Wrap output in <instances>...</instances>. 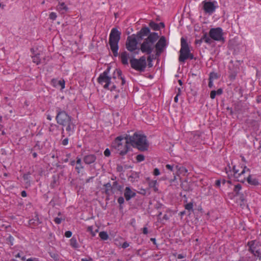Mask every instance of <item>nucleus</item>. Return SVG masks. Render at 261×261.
I'll list each match as a JSON object with an SVG mask.
<instances>
[{"instance_id":"obj_1","label":"nucleus","mask_w":261,"mask_h":261,"mask_svg":"<svg viewBox=\"0 0 261 261\" xmlns=\"http://www.w3.org/2000/svg\"><path fill=\"white\" fill-rule=\"evenodd\" d=\"M225 172L229 178H234L237 181L244 182L246 180V173H250V169L245 166L228 164L225 168Z\"/></svg>"},{"instance_id":"obj_2","label":"nucleus","mask_w":261,"mask_h":261,"mask_svg":"<svg viewBox=\"0 0 261 261\" xmlns=\"http://www.w3.org/2000/svg\"><path fill=\"white\" fill-rule=\"evenodd\" d=\"M129 144L141 151L148 150L149 143L146 137L141 134L135 133L132 136L127 135Z\"/></svg>"},{"instance_id":"obj_3","label":"nucleus","mask_w":261,"mask_h":261,"mask_svg":"<svg viewBox=\"0 0 261 261\" xmlns=\"http://www.w3.org/2000/svg\"><path fill=\"white\" fill-rule=\"evenodd\" d=\"M128 136H120L115 138L112 143V147L121 155L126 154L129 150Z\"/></svg>"},{"instance_id":"obj_4","label":"nucleus","mask_w":261,"mask_h":261,"mask_svg":"<svg viewBox=\"0 0 261 261\" xmlns=\"http://www.w3.org/2000/svg\"><path fill=\"white\" fill-rule=\"evenodd\" d=\"M157 33H150L147 38L144 39L140 46V50L143 53L150 55L154 48V43L159 39Z\"/></svg>"},{"instance_id":"obj_5","label":"nucleus","mask_w":261,"mask_h":261,"mask_svg":"<svg viewBox=\"0 0 261 261\" xmlns=\"http://www.w3.org/2000/svg\"><path fill=\"white\" fill-rule=\"evenodd\" d=\"M121 32L117 28H113L109 35V44L115 57L118 56V43L120 40Z\"/></svg>"},{"instance_id":"obj_6","label":"nucleus","mask_w":261,"mask_h":261,"mask_svg":"<svg viewBox=\"0 0 261 261\" xmlns=\"http://www.w3.org/2000/svg\"><path fill=\"white\" fill-rule=\"evenodd\" d=\"M110 68H108L102 73H100L97 79V82L101 85L105 89L112 91L116 86L112 82V77L109 75Z\"/></svg>"},{"instance_id":"obj_7","label":"nucleus","mask_w":261,"mask_h":261,"mask_svg":"<svg viewBox=\"0 0 261 261\" xmlns=\"http://www.w3.org/2000/svg\"><path fill=\"white\" fill-rule=\"evenodd\" d=\"M180 43L181 48L178 60L179 62L184 63L188 58L193 59V55L190 53L188 43L184 37L181 38Z\"/></svg>"},{"instance_id":"obj_8","label":"nucleus","mask_w":261,"mask_h":261,"mask_svg":"<svg viewBox=\"0 0 261 261\" xmlns=\"http://www.w3.org/2000/svg\"><path fill=\"white\" fill-rule=\"evenodd\" d=\"M146 59L143 56L137 59L133 58L130 60V64L131 67L138 71H144L146 67Z\"/></svg>"},{"instance_id":"obj_9","label":"nucleus","mask_w":261,"mask_h":261,"mask_svg":"<svg viewBox=\"0 0 261 261\" xmlns=\"http://www.w3.org/2000/svg\"><path fill=\"white\" fill-rule=\"evenodd\" d=\"M203 9L205 13L212 14L218 7V3L216 1L204 0L202 2Z\"/></svg>"},{"instance_id":"obj_10","label":"nucleus","mask_w":261,"mask_h":261,"mask_svg":"<svg viewBox=\"0 0 261 261\" xmlns=\"http://www.w3.org/2000/svg\"><path fill=\"white\" fill-rule=\"evenodd\" d=\"M208 34L211 39L217 41L223 42L224 41V33L221 28H212L210 30Z\"/></svg>"},{"instance_id":"obj_11","label":"nucleus","mask_w":261,"mask_h":261,"mask_svg":"<svg viewBox=\"0 0 261 261\" xmlns=\"http://www.w3.org/2000/svg\"><path fill=\"white\" fill-rule=\"evenodd\" d=\"M56 119L57 123L62 126H66V124H69L71 121V117L64 111H60L58 112Z\"/></svg>"},{"instance_id":"obj_12","label":"nucleus","mask_w":261,"mask_h":261,"mask_svg":"<svg viewBox=\"0 0 261 261\" xmlns=\"http://www.w3.org/2000/svg\"><path fill=\"white\" fill-rule=\"evenodd\" d=\"M138 41L135 35L128 36L126 41V48L130 52H133L137 49Z\"/></svg>"},{"instance_id":"obj_13","label":"nucleus","mask_w":261,"mask_h":261,"mask_svg":"<svg viewBox=\"0 0 261 261\" xmlns=\"http://www.w3.org/2000/svg\"><path fill=\"white\" fill-rule=\"evenodd\" d=\"M166 45V41L165 37L162 36L158 42L154 45V48H155L156 55L160 56L161 54L163 51L164 48Z\"/></svg>"},{"instance_id":"obj_14","label":"nucleus","mask_w":261,"mask_h":261,"mask_svg":"<svg viewBox=\"0 0 261 261\" xmlns=\"http://www.w3.org/2000/svg\"><path fill=\"white\" fill-rule=\"evenodd\" d=\"M248 246H249V251L251 252L255 257L259 256V254L261 253L255 241L248 242Z\"/></svg>"},{"instance_id":"obj_15","label":"nucleus","mask_w":261,"mask_h":261,"mask_svg":"<svg viewBox=\"0 0 261 261\" xmlns=\"http://www.w3.org/2000/svg\"><path fill=\"white\" fill-rule=\"evenodd\" d=\"M124 196L125 199L128 201L131 198L135 197L136 193L132 191L129 187H126L124 190Z\"/></svg>"},{"instance_id":"obj_16","label":"nucleus","mask_w":261,"mask_h":261,"mask_svg":"<svg viewBox=\"0 0 261 261\" xmlns=\"http://www.w3.org/2000/svg\"><path fill=\"white\" fill-rule=\"evenodd\" d=\"M150 30L148 27H143L138 33V36L139 38L142 39L144 37L147 36L150 34Z\"/></svg>"},{"instance_id":"obj_17","label":"nucleus","mask_w":261,"mask_h":261,"mask_svg":"<svg viewBox=\"0 0 261 261\" xmlns=\"http://www.w3.org/2000/svg\"><path fill=\"white\" fill-rule=\"evenodd\" d=\"M246 179L247 182L252 186H258L259 183L258 179L254 176L249 175L247 177L246 176Z\"/></svg>"},{"instance_id":"obj_18","label":"nucleus","mask_w":261,"mask_h":261,"mask_svg":"<svg viewBox=\"0 0 261 261\" xmlns=\"http://www.w3.org/2000/svg\"><path fill=\"white\" fill-rule=\"evenodd\" d=\"M96 159V157L94 154H88L85 155L84 158V161L86 164H91L93 163Z\"/></svg>"},{"instance_id":"obj_19","label":"nucleus","mask_w":261,"mask_h":261,"mask_svg":"<svg viewBox=\"0 0 261 261\" xmlns=\"http://www.w3.org/2000/svg\"><path fill=\"white\" fill-rule=\"evenodd\" d=\"M56 9L60 13H64V12L67 11L68 8L65 3L59 2L58 5L57 6Z\"/></svg>"},{"instance_id":"obj_20","label":"nucleus","mask_w":261,"mask_h":261,"mask_svg":"<svg viewBox=\"0 0 261 261\" xmlns=\"http://www.w3.org/2000/svg\"><path fill=\"white\" fill-rule=\"evenodd\" d=\"M119 57L121 62L123 65L128 64V54L126 51L121 53Z\"/></svg>"},{"instance_id":"obj_21","label":"nucleus","mask_w":261,"mask_h":261,"mask_svg":"<svg viewBox=\"0 0 261 261\" xmlns=\"http://www.w3.org/2000/svg\"><path fill=\"white\" fill-rule=\"evenodd\" d=\"M105 186L107 188L106 193L108 192V188H111L112 190H114L116 188L118 191H120L122 188L121 186L118 185V183L116 181L113 182L112 186L110 183L107 184Z\"/></svg>"},{"instance_id":"obj_22","label":"nucleus","mask_w":261,"mask_h":261,"mask_svg":"<svg viewBox=\"0 0 261 261\" xmlns=\"http://www.w3.org/2000/svg\"><path fill=\"white\" fill-rule=\"evenodd\" d=\"M148 185L149 188H153L155 192H157L158 191V188L157 187L158 182L156 180H150L148 182Z\"/></svg>"},{"instance_id":"obj_23","label":"nucleus","mask_w":261,"mask_h":261,"mask_svg":"<svg viewBox=\"0 0 261 261\" xmlns=\"http://www.w3.org/2000/svg\"><path fill=\"white\" fill-rule=\"evenodd\" d=\"M76 166L75 167V169L77 172L79 173L82 169L84 168V167L82 165V161L81 158L77 157L76 158Z\"/></svg>"},{"instance_id":"obj_24","label":"nucleus","mask_w":261,"mask_h":261,"mask_svg":"<svg viewBox=\"0 0 261 261\" xmlns=\"http://www.w3.org/2000/svg\"><path fill=\"white\" fill-rule=\"evenodd\" d=\"M115 74H116L118 76V78L121 81V84L123 85L125 84V80L124 78L122 76V72L119 69H116L114 72Z\"/></svg>"},{"instance_id":"obj_25","label":"nucleus","mask_w":261,"mask_h":261,"mask_svg":"<svg viewBox=\"0 0 261 261\" xmlns=\"http://www.w3.org/2000/svg\"><path fill=\"white\" fill-rule=\"evenodd\" d=\"M70 245L73 248H77L79 247L76 238L73 237L70 240Z\"/></svg>"},{"instance_id":"obj_26","label":"nucleus","mask_w":261,"mask_h":261,"mask_svg":"<svg viewBox=\"0 0 261 261\" xmlns=\"http://www.w3.org/2000/svg\"><path fill=\"white\" fill-rule=\"evenodd\" d=\"M99 236L103 240H107L109 238L108 234L105 231H101L99 233Z\"/></svg>"},{"instance_id":"obj_27","label":"nucleus","mask_w":261,"mask_h":261,"mask_svg":"<svg viewBox=\"0 0 261 261\" xmlns=\"http://www.w3.org/2000/svg\"><path fill=\"white\" fill-rule=\"evenodd\" d=\"M33 62L34 63H36L37 65H38L40 63V59L39 57V54L35 55L32 57Z\"/></svg>"},{"instance_id":"obj_28","label":"nucleus","mask_w":261,"mask_h":261,"mask_svg":"<svg viewBox=\"0 0 261 261\" xmlns=\"http://www.w3.org/2000/svg\"><path fill=\"white\" fill-rule=\"evenodd\" d=\"M30 174L29 173L24 174L23 175V179L25 183L30 184Z\"/></svg>"},{"instance_id":"obj_29","label":"nucleus","mask_w":261,"mask_h":261,"mask_svg":"<svg viewBox=\"0 0 261 261\" xmlns=\"http://www.w3.org/2000/svg\"><path fill=\"white\" fill-rule=\"evenodd\" d=\"M149 26L154 30L156 31L159 29L158 24L153 21L149 23Z\"/></svg>"},{"instance_id":"obj_30","label":"nucleus","mask_w":261,"mask_h":261,"mask_svg":"<svg viewBox=\"0 0 261 261\" xmlns=\"http://www.w3.org/2000/svg\"><path fill=\"white\" fill-rule=\"evenodd\" d=\"M241 189V185L240 184H238L237 185H235L233 191L236 194H238Z\"/></svg>"},{"instance_id":"obj_31","label":"nucleus","mask_w":261,"mask_h":261,"mask_svg":"<svg viewBox=\"0 0 261 261\" xmlns=\"http://www.w3.org/2000/svg\"><path fill=\"white\" fill-rule=\"evenodd\" d=\"M93 227L92 226H88L87 228V231L90 232L93 237L95 236L96 234V232H97V230H96L95 231H93Z\"/></svg>"},{"instance_id":"obj_32","label":"nucleus","mask_w":261,"mask_h":261,"mask_svg":"<svg viewBox=\"0 0 261 261\" xmlns=\"http://www.w3.org/2000/svg\"><path fill=\"white\" fill-rule=\"evenodd\" d=\"M145 160V157L143 154H140L137 155L136 160L138 162H141Z\"/></svg>"},{"instance_id":"obj_33","label":"nucleus","mask_w":261,"mask_h":261,"mask_svg":"<svg viewBox=\"0 0 261 261\" xmlns=\"http://www.w3.org/2000/svg\"><path fill=\"white\" fill-rule=\"evenodd\" d=\"M218 76L217 75V73H215V72L210 73L209 79H211L213 81L214 80L218 79Z\"/></svg>"},{"instance_id":"obj_34","label":"nucleus","mask_w":261,"mask_h":261,"mask_svg":"<svg viewBox=\"0 0 261 261\" xmlns=\"http://www.w3.org/2000/svg\"><path fill=\"white\" fill-rule=\"evenodd\" d=\"M176 168L180 173H182V172L187 173L188 172L187 169L183 166L178 167V166H176Z\"/></svg>"},{"instance_id":"obj_35","label":"nucleus","mask_w":261,"mask_h":261,"mask_svg":"<svg viewBox=\"0 0 261 261\" xmlns=\"http://www.w3.org/2000/svg\"><path fill=\"white\" fill-rule=\"evenodd\" d=\"M65 81L64 80H61L58 81V86H60L62 89H63L65 88Z\"/></svg>"},{"instance_id":"obj_36","label":"nucleus","mask_w":261,"mask_h":261,"mask_svg":"<svg viewBox=\"0 0 261 261\" xmlns=\"http://www.w3.org/2000/svg\"><path fill=\"white\" fill-rule=\"evenodd\" d=\"M57 17V15L55 12H51L49 15V18L52 20H55Z\"/></svg>"},{"instance_id":"obj_37","label":"nucleus","mask_w":261,"mask_h":261,"mask_svg":"<svg viewBox=\"0 0 261 261\" xmlns=\"http://www.w3.org/2000/svg\"><path fill=\"white\" fill-rule=\"evenodd\" d=\"M193 204L192 202H189L185 205V208L188 211L193 210Z\"/></svg>"},{"instance_id":"obj_38","label":"nucleus","mask_w":261,"mask_h":261,"mask_svg":"<svg viewBox=\"0 0 261 261\" xmlns=\"http://www.w3.org/2000/svg\"><path fill=\"white\" fill-rule=\"evenodd\" d=\"M202 40L207 43H211V39L208 38L206 35H204L203 37L202 38Z\"/></svg>"},{"instance_id":"obj_39","label":"nucleus","mask_w":261,"mask_h":261,"mask_svg":"<svg viewBox=\"0 0 261 261\" xmlns=\"http://www.w3.org/2000/svg\"><path fill=\"white\" fill-rule=\"evenodd\" d=\"M72 125V123L71 121L70 122L69 124H66L65 126H66V130L68 132H70L71 130V126Z\"/></svg>"},{"instance_id":"obj_40","label":"nucleus","mask_w":261,"mask_h":261,"mask_svg":"<svg viewBox=\"0 0 261 261\" xmlns=\"http://www.w3.org/2000/svg\"><path fill=\"white\" fill-rule=\"evenodd\" d=\"M173 255L174 256H177V258L178 259H182V258H185L186 257V255H183L182 254H177L176 253H173Z\"/></svg>"},{"instance_id":"obj_41","label":"nucleus","mask_w":261,"mask_h":261,"mask_svg":"<svg viewBox=\"0 0 261 261\" xmlns=\"http://www.w3.org/2000/svg\"><path fill=\"white\" fill-rule=\"evenodd\" d=\"M216 95V91L215 90H213L210 93V97L212 99H214Z\"/></svg>"},{"instance_id":"obj_42","label":"nucleus","mask_w":261,"mask_h":261,"mask_svg":"<svg viewBox=\"0 0 261 261\" xmlns=\"http://www.w3.org/2000/svg\"><path fill=\"white\" fill-rule=\"evenodd\" d=\"M7 240L10 242L11 245H13L14 239L12 236H9Z\"/></svg>"},{"instance_id":"obj_43","label":"nucleus","mask_w":261,"mask_h":261,"mask_svg":"<svg viewBox=\"0 0 261 261\" xmlns=\"http://www.w3.org/2000/svg\"><path fill=\"white\" fill-rule=\"evenodd\" d=\"M118 203L120 204V205H121L122 204H123V203L124 202V198L123 197H119L118 199Z\"/></svg>"},{"instance_id":"obj_44","label":"nucleus","mask_w":261,"mask_h":261,"mask_svg":"<svg viewBox=\"0 0 261 261\" xmlns=\"http://www.w3.org/2000/svg\"><path fill=\"white\" fill-rule=\"evenodd\" d=\"M62 219L60 218L56 217L54 219V222L57 224H59L61 223Z\"/></svg>"},{"instance_id":"obj_45","label":"nucleus","mask_w":261,"mask_h":261,"mask_svg":"<svg viewBox=\"0 0 261 261\" xmlns=\"http://www.w3.org/2000/svg\"><path fill=\"white\" fill-rule=\"evenodd\" d=\"M72 232L71 231H66L65 233V236L66 237V238H70L72 236Z\"/></svg>"},{"instance_id":"obj_46","label":"nucleus","mask_w":261,"mask_h":261,"mask_svg":"<svg viewBox=\"0 0 261 261\" xmlns=\"http://www.w3.org/2000/svg\"><path fill=\"white\" fill-rule=\"evenodd\" d=\"M110 154H111V152H110V150L108 149V148H107L105 151H104V155L106 156H109L110 155Z\"/></svg>"},{"instance_id":"obj_47","label":"nucleus","mask_w":261,"mask_h":261,"mask_svg":"<svg viewBox=\"0 0 261 261\" xmlns=\"http://www.w3.org/2000/svg\"><path fill=\"white\" fill-rule=\"evenodd\" d=\"M58 80H57L56 79H53L51 80L52 85L54 86V87H57L58 86Z\"/></svg>"},{"instance_id":"obj_48","label":"nucleus","mask_w":261,"mask_h":261,"mask_svg":"<svg viewBox=\"0 0 261 261\" xmlns=\"http://www.w3.org/2000/svg\"><path fill=\"white\" fill-rule=\"evenodd\" d=\"M153 174L155 176H158V175H159L160 174V170H159V169L155 168L154 169V170H153Z\"/></svg>"},{"instance_id":"obj_49","label":"nucleus","mask_w":261,"mask_h":261,"mask_svg":"<svg viewBox=\"0 0 261 261\" xmlns=\"http://www.w3.org/2000/svg\"><path fill=\"white\" fill-rule=\"evenodd\" d=\"M68 141L69 140L68 138L63 139L62 141V144L64 146L67 145L68 144Z\"/></svg>"},{"instance_id":"obj_50","label":"nucleus","mask_w":261,"mask_h":261,"mask_svg":"<svg viewBox=\"0 0 261 261\" xmlns=\"http://www.w3.org/2000/svg\"><path fill=\"white\" fill-rule=\"evenodd\" d=\"M166 167L167 169L171 171H173V166L170 164H167L166 165Z\"/></svg>"},{"instance_id":"obj_51","label":"nucleus","mask_w":261,"mask_h":261,"mask_svg":"<svg viewBox=\"0 0 261 261\" xmlns=\"http://www.w3.org/2000/svg\"><path fill=\"white\" fill-rule=\"evenodd\" d=\"M82 261H92V258L90 257H86L85 258H82L81 259Z\"/></svg>"},{"instance_id":"obj_52","label":"nucleus","mask_w":261,"mask_h":261,"mask_svg":"<svg viewBox=\"0 0 261 261\" xmlns=\"http://www.w3.org/2000/svg\"><path fill=\"white\" fill-rule=\"evenodd\" d=\"M129 245V244L127 242H124L122 245V247L123 248H126L128 247Z\"/></svg>"},{"instance_id":"obj_53","label":"nucleus","mask_w":261,"mask_h":261,"mask_svg":"<svg viewBox=\"0 0 261 261\" xmlns=\"http://www.w3.org/2000/svg\"><path fill=\"white\" fill-rule=\"evenodd\" d=\"M143 234H147L148 233V229L146 227H144L142 229Z\"/></svg>"},{"instance_id":"obj_54","label":"nucleus","mask_w":261,"mask_h":261,"mask_svg":"<svg viewBox=\"0 0 261 261\" xmlns=\"http://www.w3.org/2000/svg\"><path fill=\"white\" fill-rule=\"evenodd\" d=\"M213 86V81L209 79L208 87L212 88Z\"/></svg>"},{"instance_id":"obj_55","label":"nucleus","mask_w":261,"mask_h":261,"mask_svg":"<svg viewBox=\"0 0 261 261\" xmlns=\"http://www.w3.org/2000/svg\"><path fill=\"white\" fill-rule=\"evenodd\" d=\"M215 185L217 187H219L221 185V180H217L215 182Z\"/></svg>"},{"instance_id":"obj_56","label":"nucleus","mask_w":261,"mask_h":261,"mask_svg":"<svg viewBox=\"0 0 261 261\" xmlns=\"http://www.w3.org/2000/svg\"><path fill=\"white\" fill-rule=\"evenodd\" d=\"M216 91V94L217 95H221L222 93V90L221 89H218Z\"/></svg>"},{"instance_id":"obj_57","label":"nucleus","mask_w":261,"mask_h":261,"mask_svg":"<svg viewBox=\"0 0 261 261\" xmlns=\"http://www.w3.org/2000/svg\"><path fill=\"white\" fill-rule=\"evenodd\" d=\"M21 195L23 197H25L27 196V193L25 191H22L21 192Z\"/></svg>"},{"instance_id":"obj_58","label":"nucleus","mask_w":261,"mask_h":261,"mask_svg":"<svg viewBox=\"0 0 261 261\" xmlns=\"http://www.w3.org/2000/svg\"><path fill=\"white\" fill-rule=\"evenodd\" d=\"M256 101L257 103L261 102V95L258 96L256 98Z\"/></svg>"},{"instance_id":"obj_59","label":"nucleus","mask_w":261,"mask_h":261,"mask_svg":"<svg viewBox=\"0 0 261 261\" xmlns=\"http://www.w3.org/2000/svg\"><path fill=\"white\" fill-rule=\"evenodd\" d=\"M178 95H179V93L177 94L174 97V100L175 102H178Z\"/></svg>"},{"instance_id":"obj_60","label":"nucleus","mask_w":261,"mask_h":261,"mask_svg":"<svg viewBox=\"0 0 261 261\" xmlns=\"http://www.w3.org/2000/svg\"><path fill=\"white\" fill-rule=\"evenodd\" d=\"M163 218L164 220H167L169 219V217H168V216L167 215L165 214V215H164Z\"/></svg>"},{"instance_id":"obj_61","label":"nucleus","mask_w":261,"mask_h":261,"mask_svg":"<svg viewBox=\"0 0 261 261\" xmlns=\"http://www.w3.org/2000/svg\"><path fill=\"white\" fill-rule=\"evenodd\" d=\"M150 241L154 244H156V240L155 238H151Z\"/></svg>"},{"instance_id":"obj_62","label":"nucleus","mask_w":261,"mask_h":261,"mask_svg":"<svg viewBox=\"0 0 261 261\" xmlns=\"http://www.w3.org/2000/svg\"><path fill=\"white\" fill-rule=\"evenodd\" d=\"M256 259H258L259 261H261V253L259 254V256H256Z\"/></svg>"},{"instance_id":"obj_63","label":"nucleus","mask_w":261,"mask_h":261,"mask_svg":"<svg viewBox=\"0 0 261 261\" xmlns=\"http://www.w3.org/2000/svg\"><path fill=\"white\" fill-rule=\"evenodd\" d=\"M15 257L16 258L18 257V258H21V256H20V254L19 253H18L16 255H15Z\"/></svg>"},{"instance_id":"obj_64","label":"nucleus","mask_w":261,"mask_h":261,"mask_svg":"<svg viewBox=\"0 0 261 261\" xmlns=\"http://www.w3.org/2000/svg\"><path fill=\"white\" fill-rule=\"evenodd\" d=\"M33 156L35 158L37 156V153L36 152H34L33 153Z\"/></svg>"}]
</instances>
